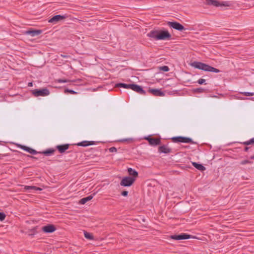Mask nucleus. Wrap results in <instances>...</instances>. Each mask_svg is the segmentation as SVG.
Here are the masks:
<instances>
[{
	"label": "nucleus",
	"mask_w": 254,
	"mask_h": 254,
	"mask_svg": "<svg viewBox=\"0 0 254 254\" xmlns=\"http://www.w3.org/2000/svg\"><path fill=\"white\" fill-rule=\"evenodd\" d=\"M93 196L92 195H90L87 197H83L81 198L79 201V203L81 204H84L88 201L91 200L93 198Z\"/></svg>",
	"instance_id": "nucleus-21"
},
{
	"label": "nucleus",
	"mask_w": 254,
	"mask_h": 254,
	"mask_svg": "<svg viewBox=\"0 0 254 254\" xmlns=\"http://www.w3.org/2000/svg\"><path fill=\"white\" fill-rule=\"evenodd\" d=\"M132 141V138L123 139H121L120 140V142H126V141L130 142V141Z\"/></svg>",
	"instance_id": "nucleus-34"
},
{
	"label": "nucleus",
	"mask_w": 254,
	"mask_h": 254,
	"mask_svg": "<svg viewBox=\"0 0 254 254\" xmlns=\"http://www.w3.org/2000/svg\"><path fill=\"white\" fill-rule=\"evenodd\" d=\"M254 137L251 139L250 140L245 141L243 143L244 144L246 145H248L254 144Z\"/></svg>",
	"instance_id": "nucleus-28"
},
{
	"label": "nucleus",
	"mask_w": 254,
	"mask_h": 254,
	"mask_svg": "<svg viewBox=\"0 0 254 254\" xmlns=\"http://www.w3.org/2000/svg\"><path fill=\"white\" fill-rule=\"evenodd\" d=\"M191 65L195 68L201 69L205 71H209L215 73H218L220 71V70L217 68L200 62H194L191 64Z\"/></svg>",
	"instance_id": "nucleus-2"
},
{
	"label": "nucleus",
	"mask_w": 254,
	"mask_h": 254,
	"mask_svg": "<svg viewBox=\"0 0 254 254\" xmlns=\"http://www.w3.org/2000/svg\"><path fill=\"white\" fill-rule=\"evenodd\" d=\"M127 172L130 176H131L132 178L135 179L136 178L138 177V172L135 170L134 169L131 168H128L127 169Z\"/></svg>",
	"instance_id": "nucleus-18"
},
{
	"label": "nucleus",
	"mask_w": 254,
	"mask_h": 254,
	"mask_svg": "<svg viewBox=\"0 0 254 254\" xmlns=\"http://www.w3.org/2000/svg\"><path fill=\"white\" fill-rule=\"evenodd\" d=\"M55 152V150L54 149H47L42 152H39L40 153H42L46 156H49L51 154H53Z\"/></svg>",
	"instance_id": "nucleus-23"
},
{
	"label": "nucleus",
	"mask_w": 254,
	"mask_h": 254,
	"mask_svg": "<svg viewBox=\"0 0 254 254\" xmlns=\"http://www.w3.org/2000/svg\"><path fill=\"white\" fill-rule=\"evenodd\" d=\"M69 145L68 144H64L62 145H57L56 148L61 153H64L69 148Z\"/></svg>",
	"instance_id": "nucleus-15"
},
{
	"label": "nucleus",
	"mask_w": 254,
	"mask_h": 254,
	"mask_svg": "<svg viewBox=\"0 0 254 254\" xmlns=\"http://www.w3.org/2000/svg\"><path fill=\"white\" fill-rule=\"evenodd\" d=\"M167 25L169 27L180 31H182L183 30L186 29L185 27L182 24L176 21H168L167 22Z\"/></svg>",
	"instance_id": "nucleus-8"
},
{
	"label": "nucleus",
	"mask_w": 254,
	"mask_h": 254,
	"mask_svg": "<svg viewBox=\"0 0 254 254\" xmlns=\"http://www.w3.org/2000/svg\"><path fill=\"white\" fill-rule=\"evenodd\" d=\"M66 16L64 15H56L50 18L48 22L52 23H57L58 22L65 19Z\"/></svg>",
	"instance_id": "nucleus-11"
},
{
	"label": "nucleus",
	"mask_w": 254,
	"mask_h": 254,
	"mask_svg": "<svg viewBox=\"0 0 254 254\" xmlns=\"http://www.w3.org/2000/svg\"><path fill=\"white\" fill-rule=\"evenodd\" d=\"M30 157L36 159V158L35 157H34V156H30Z\"/></svg>",
	"instance_id": "nucleus-43"
},
{
	"label": "nucleus",
	"mask_w": 254,
	"mask_h": 254,
	"mask_svg": "<svg viewBox=\"0 0 254 254\" xmlns=\"http://www.w3.org/2000/svg\"><path fill=\"white\" fill-rule=\"evenodd\" d=\"M128 192L127 190H123L122 192H121V194L124 196H127V195H128Z\"/></svg>",
	"instance_id": "nucleus-37"
},
{
	"label": "nucleus",
	"mask_w": 254,
	"mask_h": 254,
	"mask_svg": "<svg viewBox=\"0 0 254 254\" xmlns=\"http://www.w3.org/2000/svg\"><path fill=\"white\" fill-rule=\"evenodd\" d=\"M27 34L30 35L31 36L34 37L35 36L39 35L42 33V30H28L26 32Z\"/></svg>",
	"instance_id": "nucleus-19"
},
{
	"label": "nucleus",
	"mask_w": 254,
	"mask_h": 254,
	"mask_svg": "<svg viewBox=\"0 0 254 254\" xmlns=\"http://www.w3.org/2000/svg\"><path fill=\"white\" fill-rule=\"evenodd\" d=\"M253 163L252 161H249L248 160H244L240 163L241 165H245L246 164H252Z\"/></svg>",
	"instance_id": "nucleus-29"
},
{
	"label": "nucleus",
	"mask_w": 254,
	"mask_h": 254,
	"mask_svg": "<svg viewBox=\"0 0 254 254\" xmlns=\"http://www.w3.org/2000/svg\"><path fill=\"white\" fill-rule=\"evenodd\" d=\"M94 144H95V142L93 141H83L77 143V146L83 147L92 145Z\"/></svg>",
	"instance_id": "nucleus-16"
},
{
	"label": "nucleus",
	"mask_w": 254,
	"mask_h": 254,
	"mask_svg": "<svg viewBox=\"0 0 254 254\" xmlns=\"http://www.w3.org/2000/svg\"><path fill=\"white\" fill-rule=\"evenodd\" d=\"M193 91L196 93H203L205 91V89L202 88H197L194 89Z\"/></svg>",
	"instance_id": "nucleus-27"
},
{
	"label": "nucleus",
	"mask_w": 254,
	"mask_h": 254,
	"mask_svg": "<svg viewBox=\"0 0 254 254\" xmlns=\"http://www.w3.org/2000/svg\"><path fill=\"white\" fill-rule=\"evenodd\" d=\"M172 140L174 142H183L187 143H193L192 139L191 138L185 136H176L173 137Z\"/></svg>",
	"instance_id": "nucleus-5"
},
{
	"label": "nucleus",
	"mask_w": 254,
	"mask_h": 254,
	"mask_svg": "<svg viewBox=\"0 0 254 254\" xmlns=\"http://www.w3.org/2000/svg\"><path fill=\"white\" fill-rule=\"evenodd\" d=\"M159 69L163 71H164V72H167L169 70V68L168 66L167 65H164V66H160L159 67Z\"/></svg>",
	"instance_id": "nucleus-26"
},
{
	"label": "nucleus",
	"mask_w": 254,
	"mask_h": 254,
	"mask_svg": "<svg viewBox=\"0 0 254 254\" xmlns=\"http://www.w3.org/2000/svg\"><path fill=\"white\" fill-rule=\"evenodd\" d=\"M32 93L35 97L46 96L50 94V91L47 88L35 89L32 90Z\"/></svg>",
	"instance_id": "nucleus-4"
},
{
	"label": "nucleus",
	"mask_w": 254,
	"mask_h": 254,
	"mask_svg": "<svg viewBox=\"0 0 254 254\" xmlns=\"http://www.w3.org/2000/svg\"><path fill=\"white\" fill-rule=\"evenodd\" d=\"M250 158H251V159H254V155H253V156H251V157H250Z\"/></svg>",
	"instance_id": "nucleus-42"
},
{
	"label": "nucleus",
	"mask_w": 254,
	"mask_h": 254,
	"mask_svg": "<svg viewBox=\"0 0 254 254\" xmlns=\"http://www.w3.org/2000/svg\"><path fill=\"white\" fill-rule=\"evenodd\" d=\"M170 238L175 240H186L192 238H194V237L192 236L191 235L187 234L186 233H181L179 235H173L170 236Z\"/></svg>",
	"instance_id": "nucleus-7"
},
{
	"label": "nucleus",
	"mask_w": 254,
	"mask_h": 254,
	"mask_svg": "<svg viewBox=\"0 0 254 254\" xmlns=\"http://www.w3.org/2000/svg\"><path fill=\"white\" fill-rule=\"evenodd\" d=\"M32 85H33V84H32V82H29V83H28V86H29V87L32 86Z\"/></svg>",
	"instance_id": "nucleus-40"
},
{
	"label": "nucleus",
	"mask_w": 254,
	"mask_h": 254,
	"mask_svg": "<svg viewBox=\"0 0 254 254\" xmlns=\"http://www.w3.org/2000/svg\"><path fill=\"white\" fill-rule=\"evenodd\" d=\"M70 80L66 79H59L57 80V82L59 83H66L69 82Z\"/></svg>",
	"instance_id": "nucleus-31"
},
{
	"label": "nucleus",
	"mask_w": 254,
	"mask_h": 254,
	"mask_svg": "<svg viewBox=\"0 0 254 254\" xmlns=\"http://www.w3.org/2000/svg\"><path fill=\"white\" fill-rule=\"evenodd\" d=\"M64 92L65 93H70V94H77V92L74 91V90H71V89H69L68 88L65 89Z\"/></svg>",
	"instance_id": "nucleus-25"
},
{
	"label": "nucleus",
	"mask_w": 254,
	"mask_h": 254,
	"mask_svg": "<svg viewBox=\"0 0 254 254\" xmlns=\"http://www.w3.org/2000/svg\"><path fill=\"white\" fill-rule=\"evenodd\" d=\"M206 4L208 5H213L216 7L219 6H230L231 3L229 1H219L218 0H206Z\"/></svg>",
	"instance_id": "nucleus-3"
},
{
	"label": "nucleus",
	"mask_w": 254,
	"mask_h": 254,
	"mask_svg": "<svg viewBox=\"0 0 254 254\" xmlns=\"http://www.w3.org/2000/svg\"><path fill=\"white\" fill-rule=\"evenodd\" d=\"M148 92L156 96H163L165 95L164 93L161 90L158 89H149Z\"/></svg>",
	"instance_id": "nucleus-12"
},
{
	"label": "nucleus",
	"mask_w": 254,
	"mask_h": 254,
	"mask_svg": "<svg viewBox=\"0 0 254 254\" xmlns=\"http://www.w3.org/2000/svg\"><path fill=\"white\" fill-rule=\"evenodd\" d=\"M192 164L193 166L200 171H204L206 169L205 167L201 164H198L196 162H192Z\"/></svg>",
	"instance_id": "nucleus-22"
},
{
	"label": "nucleus",
	"mask_w": 254,
	"mask_h": 254,
	"mask_svg": "<svg viewBox=\"0 0 254 254\" xmlns=\"http://www.w3.org/2000/svg\"><path fill=\"white\" fill-rule=\"evenodd\" d=\"M42 230L45 233H52L56 231V228L53 224H48L43 226Z\"/></svg>",
	"instance_id": "nucleus-10"
},
{
	"label": "nucleus",
	"mask_w": 254,
	"mask_h": 254,
	"mask_svg": "<svg viewBox=\"0 0 254 254\" xmlns=\"http://www.w3.org/2000/svg\"><path fill=\"white\" fill-rule=\"evenodd\" d=\"M84 237L87 239H88V240H94V237L92 235V234L90 233H88L87 232V231H84Z\"/></svg>",
	"instance_id": "nucleus-24"
},
{
	"label": "nucleus",
	"mask_w": 254,
	"mask_h": 254,
	"mask_svg": "<svg viewBox=\"0 0 254 254\" xmlns=\"http://www.w3.org/2000/svg\"><path fill=\"white\" fill-rule=\"evenodd\" d=\"M117 149L115 147H112L109 148V151L110 152H117Z\"/></svg>",
	"instance_id": "nucleus-35"
},
{
	"label": "nucleus",
	"mask_w": 254,
	"mask_h": 254,
	"mask_svg": "<svg viewBox=\"0 0 254 254\" xmlns=\"http://www.w3.org/2000/svg\"><path fill=\"white\" fill-rule=\"evenodd\" d=\"M130 89L142 95H145L146 94L145 91L143 89L142 87L136 84H131Z\"/></svg>",
	"instance_id": "nucleus-9"
},
{
	"label": "nucleus",
	"mask_w": 254,
	"mask_h": 254,
	"mask_svg": "<svg viewBox=\"0 0 254 254\" xmlns=\"http://www.w3.org/2000/svg\"><path fill=\"white\" fill-rule=\"evenodd\" d=\"M205 82V80L204 79H202V78H200L199 79H198L197 81V82L199 84H202L203 83H204V82Z\"/></svg>",
	"instance_id": "nucleus-33"
},
{
	"label": "nucleus",
	"mask_w": 254,
	"mask_h": 254,
	"mask_svg": "<svg viewBox=\"0 0 254 254\" xmlns=\"http://www.w3.org/2000/svg\"><path fill=\"white\" fill-rule=\"evenodd\" d=\"M135 179L131 177H125L121 181L120 185L123 187H130L134 182Z\"/></svg>",
	"instance_id": "nucleus-6"
},
{
	"label": "nucleus",
	"mask_w": 254,
	"mask_h": 254,
	"mask_svg": "<svg viewBox=\"0 0 254 254\" xmlns=\"http://www.w3.org/2000/svg\"><path fill=\"white\" fill-rule=\"evenodd\" d=\"M147 35L155 40H168L171 37V35L167 30H151Z\"/></svg>",
	"instance_id": "nucleus-1"
},
{
	"label": "nucleus",
	"mask_w": 254,
	"mask_h": 254,
	"mask_svg": "<svg viewBox=\"0 0 254 254\" xmlns=\"http://www.w3.org/2000/svg\"><path fill=\"white\" fill-rule=\"evenodd\" d=\"M33 186H25V187H24V189L26 190H33Z\"/></svg>",
	"instance_id": "nucleus-36"
},
{
	"label": "nucleus",
	"mask_w": 254,
	"mask_h": 254,
	"mask_svg": "<svg viewBox=\"0 0 254 254\" xmlns=\"http://www.w3.org/2000/svg\"><path fill=\"white\" fill-rule=\"evenodd\" d=\"M61 56L63 58H69L70 56H68V55H64V54H61Z\"/></svg>",
	"instance_id": "nucleus-39"
},
{
	"label": "nucleus",
	"mask_w": 254,
	"mask_h": 254,
	"mask_svg": "<svg viewBox=\"0 0 254 254\" xmlns=\"http://www.w3.org/2000/svg\"><path fill=\"white\" fill-rule=\"evenodd\" d=\"M33 190H42V189L39 188V187H37L36 186H33Z\"/></svg>",
	"instance_id": "nucleus-38"
},
{
	"label": "nucleus",
	"mask_w": 254,
	"mask_h": 254,
	"mask_svg": "<svg viewBox=\"0 0 254 254\" xmlns=\"http://www.w3.org/2000/svg\"><path fill=\"white\" fill-rule=\"evenodd\" d=\"M6 215L3 212H0V220L3 221L4 220Z\"/></svg>",
	"instance_id": "nucleus-30"
},
{
	"label": "nucleus",
	"mask_w": 254,
	"mask_h": 254,
	"mask_svg": "<svg viewBox=\"0 0 254 254\" xmlns=\"http://www.w3.org/2000/svg\"><path fill=\"white\" fill-rule=\"evenodd\" d=\"M172 151V150L171 148L168 147L165 145H163L161 146H160L158 147V152L159 153H163L165 154H168L171 153Z\"/></svg>",
	"instance_id": "nucleus-14"
},
{
	"label": "nucleus",
	"mask_w": 254,
	"mask_h": 254,
	"mask_svg": "<svg viewBox=\"0 0 254 254\" xmlns=\"http://www.w3.org/2000/svg\"><path fill=\"white\" fill-rule=\"evenodd\" d=\"M249 150V147H245V148H244V150L245 151H247L248 150Z\"/></svg>",
	"instance_id": "nucleus-41"
},
{
	"label": "nucleus",
	"mask_w": 254,
	"mask_h": 254,
	"mask_svg": "<svg viewBox=\"0 0 254 254\" xmlns=\"http://www.w3.org/2000/svg\"><path fill=\"white\" fill-rule=\"evenodd\" d=\"M146 139L148 141L149 144L151 145H157L161 143V140L159 138H152L148 137Z\"/></svg>",
	"instance_id": "nucleus-13"
},
{
	"label": "nucleus",
	"mask_w": 254,
	"mask_h": 254,
	"mask_svg": "<svg viewBox=\"0 0 254 254\" xmlns=\"http://www.w3.org/2000/svg\"><path fill=\"white\" fill-rule=\"evenodd\" d=\"M21 148L32 154H36L38 153L36 150L26 146L22 145Z\"/></svg>",
	"instance_id": "nucleus-17"
},
{
	"label": "nucleus",
	"mask_w": 254,
	"mask_h": 254,
	"mask_svg": "<svg viewBox=\"0 0 254 254\" xmlns=\"http://www.w3.org/2000/svg\"><path fill=\"white\" fill-rule=\"evenodd\" d=\"M115 87L119 88H124L127 89H130L131 84H126L124 83H119L116 84Z\"/></svg>",
	"instance_id": "nucleus-20"
},
{
	"label": "nucleus",
	"mask_w": 254,
	"mask_h": 254,
	"mask_svg": "<svg viewBox=\"0 0 254 254\" xmlns=\"http://www.w3.org/2000/svg\"><path fill=\"white\" fill-rule=\"evenodd\" d=\"M243 95L247 96H253L254 95V93L249 92H245L243 93Z\"/></svg>",
	"instance_id": "nucleus-32"
}]
</instances>
